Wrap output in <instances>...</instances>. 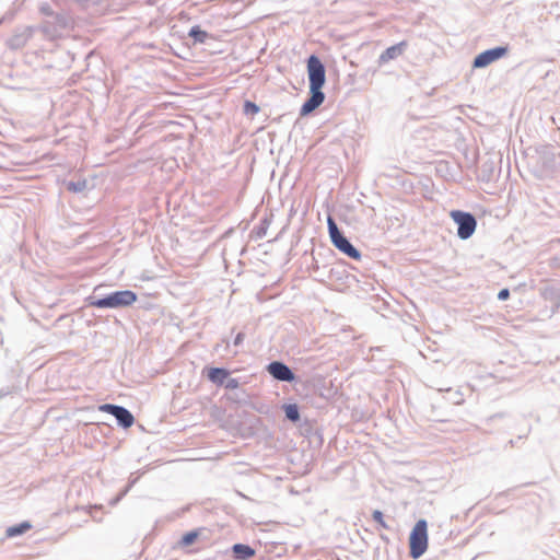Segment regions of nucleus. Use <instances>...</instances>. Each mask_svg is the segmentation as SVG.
Wrapping results in <instances>:
<instances>
[{"label":"nucleus","instance_id":"nucleus-1","mask_svg":"<svg viewBox=\"0 0 560 560\" xmlns=\"http://www.w3.org/2000/svg\"><path fill=\"white\" fill-rule=\"evenodd\" d=\"M310 96L300 109V116L305 117L317 109L325 101L323 88L326 82V72H308Z\"/></svg>","mask_w":560,"mask_h":560},{"label":"nucleus","instance_id":"nucleus-2","mask_svg":"<svg viewBox=\"0 0 560 560\" xmlns=\"http://www.w3.org/2000/svg\"><path fill=\"white\" fill-rule=\"evenodd\" d=\"M137 294L131 290L112 292L103 298H91L90 305L97 308H121L133 304Z\"/></svg>","mask_w":560,"mask_h":560},{"label":"nucleus","instance_id":"nucleus-3","mask_svg":"<svg viewBox=\"0 0 560 560\" xmlns=\"http://www.w3.org/2000/svg\"><path fill=\"white\" fill-rule=\"evenodd\" d=\"M327 226H328V233L330 241L332 245L339 249L341 253L347 255L348 257L360 260L361 259V253L358 248H355L351 242L342 234V232L339 230L336 221L329 215L327 219Z\"/></svg>","mask_w":560,"mask_h":560},{"label":"nucleus","instance_id":"nucleus-4","mask_svg":"<svg viewBox=\"0 0 560 560\" xmlns=\"http://www.w3.org/2000/svg\"><path fill=\"white\" fill-rule=\"evenodd\" d=\"M410 557L420 558L428 548V524L425 520H419L409 536Z\"/></svg>","mask_w":560,"mask_h":560},{"label":"nucleus","instance_id":"nucleus-5","mask_svg":"<svg viewBox=\"0 0 560 560\" xmlns=\"http://www.w3.org/2000/svg\"><path fill=\"white\" fill-rule=\"evenodd\" d=\"M451 217L457 224V236L460 240H467L475 233L477 221L471 213L454 210L451 212Z\"/></svg>","mask_w":560,"mask_h":560},{"label":"nucleus","instance_id":"nucleus-6","mask_svg":"<svg viewBox=\"0 0 560 560\" xmlns=\"http://www.w3.org/2000/svg\"><path fill=\"white\" fill-rule=\"evenodd\" d=\"M68 27V19L66 15L57 13L51 20L44 21L39 27L43 35L50 39L61 37L62 32Z\"/></svg>","mask_w":560,"mask_h":560},{"label":"nucleus","instance_id":"nucleus-7","mask_svg":"<svg viewBox=\"0 0 560 560\" xmlns=\"http://www.w3.org/2000/svg\"><path fill=\"white\" fill-rule=\"evenodd\" d=\"M98 410L114 416L117 420V423L124 429L130 428L135 422L133 415L122 406L103 404L98 407Z\"/></svg>","mask_w":560,"mask_h":560},{"label":"nucleus","instance_id":"nucleus-8","mask_svg":"<svg viewBox=\"0 0 560 560\" xmlns=\"http://www.w3.org/2000/svg\"><path fill=\"white\" fill-rule=\"evenodd\" d=\"M508 47L498 46L494 48L487 49L477 55L472 61V68H485L495 60L504 57L508 54Z\"/></svg>","mask_w":560,"mask_h":560},{"label":"nucleus","instance_id":"nucleus-9","mask_svg":"<svg viewBox=\"0 0 560 560\" xmlns=\"http://www.w3.org/2000/svg\"><path fill=\"white\" fill-rule=\"evenodd\" d=\"M266 371L279 382L291 383L295 380L293 371L282 361H271L267 366Z\"/></svg>","mask_w":560,"mask_h":560},{"label":"nucleus","instance_id":"nucleus-10","mask_svg":"<svg viewBox=\"0 0 560 560\" xmlns=\"http://www.w3.org/2000/svg\"><path fill=\"white\" fill-rule=\"evenodd\" d=\"M32 35L33 28L24 27L21 32H16L13 36L10 37V39L8 40V45L12 49L22 48L26 45Z\"/></svg>","mask_w":560,"mask_h":560},{"label":"nucleus","instance_id":"nucleus-11","mask_svg":"<svg viewBox=\"0 0 560 560\" xmlns=\"http://www.w3.org/2000/svg\"><path fill=\"white\" fill-rule=\"evenodd\" d=\"M406 47H407V42H405V40L388 47L386 50H384L381 54L380 62L384 63V62H387V61H389L392 59H396L397 57L402 55V52L405 51Z\"/></svg>","mask_w":560,"mask_h":560},{"label":"nucleus","instance_id":"nucleus-12","mask_svg":"<svg viewBox=\"0 0 560 560\" xmlns=\"http://www.w3.org/2000/svg\"><path fill=\"white\" fill-rule=\"evenodd\" d=\"M233 557L236 560H248L255 556V549L249 545L235 544L232 547Z\"/></svg>","mask_w":560,"mask_h":560},{"label":"nucleus","instance_id":"nucleus-13","mask_svg":"<svg viewBox=\"0 0 560 560\" xmlns=\"http://www.w3.org/2000/svg\"><path fill=\"white\" fill-rule=\"evenodd\" d=\"M188 36L192 38L194 44H207L213 39L212 35L201 30L199 25L192 26L188 32Z\"/></svg>","mask_w":560,"mask_h":560},{"label":"nucleus","instance_id":"nucleus-14","mask_svg":"<svg viewBox=\"0 0 560 560\" xmlns=\"http://www.w3.org/2000/svg\"><path fill=\"white\" fill-rule=\"evenodd\" d=\"M229 371L223 368H211L208 372V378L217 385H223L228 376Z\"/></svg>","mask_w":560,"mask_h":560},{"label":"nucleus","instance_id":"nucleus-15","mask_svg":"<svg viewBox=\"0 0 560 560\" xmlns=\"http://www.w3.org/2000/svg\"><path fill=\"white\" fill-rule=\"evenodd\" d=\"M31 527L32 525L28 522H23L21 524L8 527L5 534L8 537H16L26 533Z\"/></svg>","mask_w":560,"mask_h":560},{"label":"nucleus","instance_id":"nucleus-16","mask_svg":"<svg viewBox=\"0 0 560 560\" xmlns=\"http://www.w3.org/2000/svg\"><path fill=\"white\" fill-rule=\"evenodd\" d=\"M285 418L291 422H298L300 420V409L296 404H287L283 406Z\"/></svg>","mask_w":560,"mask_h":560},{"label":"nucleus","instance_id":"nucleus-17","mask_svg":"<svg viewBox=\"0 0 560 560\" xmlns=\"http://www.w3.org/2000/svg\"><path fill=\"white\" fill-rule=\"evenodd\" d=\"M199 535H200L199 529H195V530H190V532L186 533L185 535H183V537L179 541V546L188 547V546L192 545L197 540Z\"/></svg>","mask_w":560,"mask_h":560},{"label":"nucleus","instance_id":"nucleus-18","mask_svg":"<svg viewBox=\"0 0 560 560\" xmlns=\"http://www.w3.org/2000/svg\"><path fill=\"white\" fill-rule=\"evenodd\" d=\"M306 70H325V67L317 56L311 55L307 59Z\"/></svg>","mask_w":560,"mask_h":560},{"label":"nucleus","instance_id":"nucleus-19","mask_svg":"<svg viewBox=\"0 0 560 560\" xmlns=\"http://www.w3.org/2000/svg\"><path fill=\"white\" fill-rule=\"evenodd\" d=\"M86 185H88V183L85 179H80L77 182H69L67 184V188H68V190L73 191V192H81L86 188Z\"/></svg>","mask_w":560,"mask_h":560},{"label":"nucleus","instance_id":"nucleus-20","mask_svg":"<svg viewBox=\"0 0 560 560\" xmlns=\"http://www.w3.org/2000/svg\"><path fill=\"white\" fill-rule=\"evenodd\" d=\"M243 112L246 116H255L259 112V106L250 101H245Z\"/></svg>","mask_w":560,"mask_h":560},{"label":"nucleus","instance_id":"nucleus-21","mask_svg":"<svg viewBox=\"0 0 560 560\" xmlns=\"http://www.w3.org/2000/svg\"><path fill=\"white\" fill-rule=\"evenodd\" d=\"M372 517L373 520L380 524V526L382 528H385L387 529L388 528V525L386 524V522L384 521V516H383V513L380 511V510H375L372 514Z\"/></svg>","mask_w":560,"mask_h":560},{"label":"nucleus","instance_id":"nucleus-22","mask_svg":"<svg viewBox=\"0 0 560 560\" xmlns=\"http://www.w3.org/2000/svg\"><path fill=\"white\" fill-rule=\"evenodd\" d=\"M223 386L226 388V389H236L240 387V382L237 378H233V377H229L225 380Z\"/></svg>","mask_w":560,"mask_h":560},{"label":"nucleus","instance_id":"nucleus-23","mask_svg":"<svg viewBox=\"0 0 560 560\" xmlns=\"http://www.w3.org/2000/svg\"><path fill=\"white\" fill-rule=\"evenodd\" d=\"M509 296H510V291H509V289H502V290H500V291H499V293H498V299H499L500 301H505V300H508V299H509Z\"/></svg>","mask_w":560,"mask_h":560},{"label":"nucleus","instance_id":"nucleus-24","mask_svg":"<svg viewBox=\"0 0 560 560\" xmlns=\"http://www.w3.org/2000/svg\"><path fill=\"white\" fill-rule=\"evenodd\" d=\"M244 339H245V334L244 332H238L236 335V337L234 338L233 345L238 347V346H241L243 343Z\"/></svg>","mask_w":560,"mask_h":560},{"label":"nucleus","instance_id":"nucleus-25","mask_svg":"<svg viewBox=\"0 0 560 560\" xmlns=\"http://www.w3.org/2000/svg\"><path fill=\"white\" fill-rule=\"evenodd\" d=\"M40 12L44 13L45 15H48L50 18H52L54 15H56L51 8L48 5V4H45L40 8Z\"/></svg>","mask_w":560,"mask_h":560},{"label":"nucleus","instance_id":"nucleus-26","mask_svg":"<svg viewBox=\"0 0 560 560\" xmlns=\"http://www.w3.org/2000/svg\"><path fill=\"white\" fill-rule=\"evenodd\" d=\"M266 234V228L261 226L258 231V236H264Z\"/></svg>","mask_w":560,"mask_h":560},{"label":"nucleus","instance_id":"nucleus-27","mask_svg":"<svg viewBox=\"0 0 560 560\" xmlns=\"http://www.w3.org/2000/svg\"><path fill=\"white\" fill-rule=\"evenodd\" d=\"M120 498H121V494L115 499L114 503L118 502L120 500Z\"/></svg>","mask_w":560,"mask_h":560},{"label":"nucleus","instance_id":"nucleus-28","mask_svg":"<svg viewBox=\"0 0 560 560\" xmlns=\"http://www.w3.org/2000/svg\"><path fill=\"white\" fill-rule=\"evenodd\" d=\"M2 73H3V74H7L8 77H10V75H11V73H10V72H2Z\"/></svg>","mask_w":560,"mask_h":560},{"label":"nucleus","instance_id":"nucleus-29","mask_svg":"<svg viewBox=\"0 0 560 560\" xmlns=\"http://www.w3.org/2000/svg\"><path fill=\"white\" fill-rule=\"evenodd\" d=\"M3 396V393L0 392V397Z\"/></svg>","mask_w":560,"mask_h":560}]
</instances>
